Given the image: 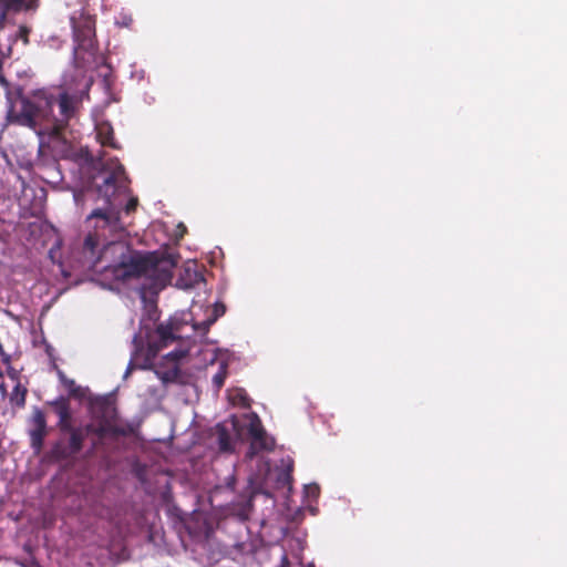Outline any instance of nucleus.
Segmentation results:
<instances>
[{"instance_id": "b1692460", "label": "nucleus", "mask_w": 567, "mask_h": 567, "mask_svg": "<svg viewBox=\"0 0 567 567\" xmlns=\"http://www.w3.org/2000/svg\"><path fill=\"white\" fill-rule=\"evenodd\" d=\"M82 429L84 430V433H85V436H86L87 434H93L94 433L95 424L89 423V424H86Z\"/></svg>"}, {"instance_id": "dca6fc26", "label": "nucleus", "mask_w": 567, "mask_h": 567, "mask_svg": "<svg viewBox=\"0 0 567 567\" xmlns=\"http://www.w3.org/2000/svg\"><path fill=\"white\" fill-rule=\"evenodd\" d=\"M120 431L114 426L113 423H109L105 421H97V424L94 429V435L99 439H104L109 434H118Z\"/></svg>"}, {"instance_id": "4be33fe9", "label": "nucleus", "mask_w": 567, "mask_h": 567, "mask_svg": "<svg viewBox=\"0 0 567 567\" xmlns=\"http://www.w3.org/2000/svg\"><path fill=\"white\" fill-rule=\"evenodd\" d=\"M137 204H138V199L136 197L130 198V200L126 203L125 208H124L125 213L131 214V213L135 212Z\"/></svg>"}, {"instance_id": "7c9ffc66", "label": "nucleus", "mask_w": 567, "mask_h": 567, "mask_svg": "<svg viewBox=\"0 0 567 567\" xmlns=\"http://www.w3.org/2000/svg\"><path fill=\"white\" fill-rule=\"evenodd\" d=\"M131 365H132V363H130V365H128V368H127V372H126V373H128V372L131 371Z\"/></svg>"}, {"instance_id": "4468645a", "label": "nucleus", "mask_w": 567, "mask_h": 567, "mask_svg": "<svg viewBox=\"0 0 567 567\" xmlns=\"http://www.w3.org/2000/svg\"><path fill=\"white\" fill-rule=\"evenodd\" d=\"M28 389L20 382H17L12 392L10 393L9 401L12 405L23 409L25 406Z\"/></svg>"}, {"instance_id": "5701e85b", "label": "nucleus", "mask_w": 567, "mask_h": 567, "mask_svg": "<svg viewBox=\"0 0 567 567\" xmlns=\"http://www.w3.org/2000/svg\"><path fill=\"white\" fill-rule=\"evenodd\" d=\"M133 342L135 344V359H137L140 353L144 351L143 341H142V338L140 336H135L134 339H133Z\"/></svg>"}, {"instance_id": "2eb2a0df", "label": "nucleus", "mask_w": 567, "mask_h": 567, "mask_svg": "<svg viewBox=\"0 0 567 567\" xmlns=\"http://www.w3.org/2000/svg\"><path fill=\"white\" fill-rule=\"evenodd\" d=\"M229 400L234 405L248 409L251 405V399L244 389H235L229 393Z\"/></svg>"}, {"instance_id": "c756f323", "label": "nucleus", "mask_w": 567, "mask_h": 567, "mask_svg": "<svg viewBox=\"0 0 567 567\" xmlns=\"http://www.w3.org/2000/svg\"><path fill=\"white\" fill-rule=\"evenodd\" d=\"M2 83H3L7 87L9 86L8 81H6L4 79L2 80Z\"/></svg>"}, {"instance_id": "1a4fd4ad", "label": "nucleus", "mask_w": 567, "mask_h": 567, "mask_svg": "<svg viewBox=\"0 0 567 567\" xmlns=\"http://www.w3.org/2000/svg\"><path fill=\"white\" fill-rule=\"evenodd\" d=\"M96 131V140L100 142L102 146H109L111 148L117 150L120 145L114 138V130L109 122H100L95 126Z\"/></svg>"}, {"instance_id": "cd10ccee", "label": "nucleus", "mask_w": 567, "mask_h": 567, "mask_svg": "<svg viewBox=\"0 0 567 567\" xmlns=\"http://www.w3.org/2000/svg\"><path fill=\"white\" fill-rule=\"evenodd\" d=\"M128 21H132V18H128V20H125V22H124L125 27H128Z\"/></svg>"}, {"instance_id": "39448f33", "label": "nucleus", "mask_w": 567, "mask_h": 567, "mask_svg": "<svg viewBox=\"0 0 567 567\" xmlns=\"http://www.w3.org/2000/svg\"><path fill=\"white\" fill-rule=\"evenodd\" d=\"M73 38L75 42L74 54L76 56H80L81 51L92 52L95 47L94 21L85 18L79 22H73Z\"/></svg>"}, {"instance_id": "ddd939ff", "label": "nucleus", "mask_w": 567, "mask_h": 567, "mask_svg": "<svg viewBox=\"0 0 567 567\" xmlns=\"http://www.w3.org/2000/svg\"><path fill=\"white\" fill-rule=\"evenodd\" d=\"M47 404L53 408L59 419L72 417L70 402L66 398L60 396L55 400L48 401Z\"/></svg>"}, {"instance_id": "f8f14e48", "label": "nucleus", "mask_w": 567, "mask_h": 567, "mask_svg": "<svg viewBox=\"0 0 567 567\" xmlns=\"http://www.w3.org/2000/svg\"><path fill=\"white\" fill-rule=\"evenodd\" d=\"M215 431H216L217 443H218L219 450L221 452H233L234 451L233 441H231L230 433H229L228 429L226 427V425L219 423L216 425Z\"/></svg>"}, {"instance_id": "393cba45", "label": "nucleus", "mask_w": 567, "mask_h": 567, "mask_svg": "<svg viewBox=\"0 0 567 567\" xmlns=\"http://www.w3.org/2000/svg\"><path fill=\"white\" fill-rule=\"evenodd\" d=\"M225 312V306L224 305H216L215 307V313L216 316H221Z\"/></svg>"}, {"instance_id": "9d476101", "label": "nucleus", "mask_w": 567, "mask_h": 567, "mask_svg": "<svg viewBox=\"0 0 567 567\" xmlns=\"http://www.w3.org/2000/svg\"><path fill=\"white\" fill-rule=\"evenodd\" d=\"M204 281V276L197 271L196 269H190L187 267L183 275L177 280V286L182 289H192L196 285Z\"/></svg>"}, {"instance_id": "f03ea898", "label": "nucleus", "mask_w": 567, "mask_h": 567, "mask_svg": "<svg viewBox=\"0 0 567 567\" xmlns=\"http://www.w3.org/2000/svg\"><path fill=\"white\" fill-rule=\"evenodd\" d=\"M7 100L9 123L47 134L52 138H60L63 135L82 105L76 94L66 91L54 94L48 89H37L24 93L21 86L8 89Z\"/></svg>"}, {"instance_id": "f3484780", "label": "nucleus", "mask_w": 567, "mask_h": 567, "mask_svg": "<svg viewBox=\"0 0 567 567\" xmlns=\"http://www.w3.org/2000/svg\"><path fill=\"white\" fill-rule=\"evenodd\" d=\"M228 365L225 362H220L218 371L213 377V384L216 390H220L225 383L227 377Z\"/></svg>"}, {"instance_id": "6e6552de", "label": "nucleus", "mask_w": 567, "mask_h": 567, "mask_svg": "<svg viewBox=\"0 0 567 567\" xmlns=\"http://www.w3.org/2000/svg\"><path fill=\"white\" fill-rule=\"evenodd\" d=\"M1 4L0 31L3 30L10 11L20 12L34 10L38 8V0H1Z\"/></svg>"}, {"instance_id": "aec40b11", "label": "nucleus", "mask_w": 567, "mask_h": 567, "mask_svg": "<svg viewBox=\"0 0 567 567\" xmlns=\"http://www.w3.org/2000/svg\"><path fill=\"white\" fill-rule=\"evenodd\" d=\"M58 427L62 433L71 431L75 426L72 425V417L59 419Z\"/></svg>"}, {"instance_id": "412c9836", "label": "nucleus", "mask_w": 567, "mask_h": 567, "mask_svg": "<svg viewBox=\"0 0 567 567\" xmlns=\"http://www.w3.org/2000/svg\"><path fill=\"white\" fill-rule=\"evenodd\" d=\"M60 379L62 383L70 390V393L75 396L78 394V386L75 384V381L68 379L63 374H60Z\"/></svg>"}, {"instance_id": "423d86ee", "label": "nucleus", "mask_w": 567, "mask_h": 567, "mask_svg": "<svg viewBox=\"0 0 567 567\" xmlns=\"http://www.w3.org/2000/svg\"><path fill=\"white\" fill-rule=\"evenodd\" d=\"M29 424L30 446L34 453L39 454L44 446V440L48 435L47 416L40 408L33 406Z\"/></svg>"}, {"instance_id": "0eeeda50", "label": "nucleus", "mask_w": 567, "mask_h": 567, "mask_svg": "<svg viewBox=\"0 0 567 567\" xmlns=\"http://www.w3.org/2000/svg\"><path fill=\"white\" fill-rule=\"evenodd\" d=\"M90 410L93 419L115 423L117 411L114 400L110 395L97 396L91 400Z\"/></svg>"}, {"instance_id": "7ed1b4c3", "label": "nucleus", "mask_w": 567, "mask_h": 567, "mask_svg": "<svg viewBox=\"0 0 567 567\" xmlns=\"http://www.w3.org/2000/svg\"><path fill=\"white\" fill-rule=\"evenodd\" d=\"M178 323L173 319L159 322L153 334H147V347L144 353V362L141 368L150 367L161 350L178 339L176 332Z\"/></svg>"}, {"instance_id": "c85d7f7f", "label": "nucleus", "mask_w": 567, "mask_h": 567, "mask_svg": "<svg viewBox=\"0 0 567 567\" xmlns=\"http://www.w3.org/2000/svg\"><path fill=\"white\" fill-rule=\"evenodd\" d=\"M128 21H132V18H128V20H125V22H124L125 27H128Z\"/></svg>"}, {"instance_id": "20e7f679", "label": "nucleus", "mask_w": 567, "mask_h": 567, "mask_svg": "<svg viewBox=\"0 0 567 567\" xmlns=\"http://www.w3.org/2000/svg\"><path fill=\"white\" fill-rule=\"evenodd\" d=\"M248 434L250 436V445L248 451L249 457H252L264 451L268 452L274 450L275 441L272 437L267 435L262 423L256 413H254L250 417Z\"/></svg>"}, {"instance_id": "a878e982", "label": "nucleus", "mask_w": 567, "mask_h": 567, "mask_svg": "<svg viewBox=\"0 0 567 567\" xmlns=\"http://www.w3.org/2000/svg\"><path fill=\"white\" fill-rule=\"evenodd\" d=\"M288 566H289L288 557L286 555H284L280 567H288Z\"/></svg>"}, {"instance_id": "bb28decb", "label": "nucleus", "mask_w": 567, "mask_h": 567, "mask_svg": "<svg viewBox=\"0 0 567 567\" xmlns=\"http://www.w3.org/2000/svg\"><path fill=\"white\" fill-rule=\"evenodd\" d=\"M128 21H132V18H128V20H125V22H124L125 27H128Z\"/></svg>"}, {"instance_id": "f257e3e1", "label": "nucleus", "mask_w": 567, "mask_h": 567, "mask_svg": "<svg viewBox=\"0 0 567 567\" xmlns=\"http://www.w3.org/2000/svg\"><path fill=\"white\" fill-rule=\"evenodd\" d=\"M96 179L102 181L95 183L96 192L106 199L109 206L96 208L86 217L89 230L82 243L72 249L74 262L92 270H111L116 279L123 281L144 278L152 291L164 289L173 278L177 256L131 251L120 243L126 229L121 220V212L111 205V197L127 190L124 166L117 158H112L102 165Z\"/></svg>"}, {"instance_id": "6ab92c4d", "label": "nucleus", "mask_w": 567, "mask_h": 567, "mask_svg": "<svg viewBox=\"0 0 567 567\" xmlns=\"http://www.w3.org/2000/svg\"><path fill=\"white\" fill-rule=\"evenodd\" d=\"M187 355V350H174L168 352L165 358L174 363H177L181 359Z\"/></svg>"}, {"instance_id": "9b49d317", "label": "nucleus", "mask_w": 567, "mask_h": 567, "mask_svg": "<svg viewBox=\"0 0 567 567\" xmlns=\"http://www.w3.org/2000/svg\"><path fill=\"white\" fill-rule=\"evenodd\" d=\"M66 433L70 434L69 443H68V454L69 455H76L79 454L83 449V443L85 440V433L82 427H74L71 431H68Z\"/></svg>"}, {"instance_id": "a211bd4d", "label": "nucleus", "mask_w": 567, "mask_h": 567, "mask_svg": "<svg viewBox=\"0 0 567 567\" xmlns=\"http://www.w3.org/2000/svg\"><path fill=\"white\" fill-rule=\"evenodd\" d=\"M292 472V463H290L279 475L278 482L282 483L284 485H290L292 481L291 476Z\"/></svg>"}]
</instances>
